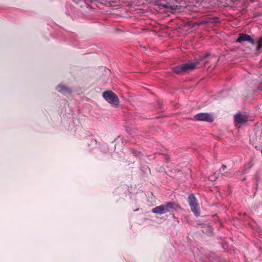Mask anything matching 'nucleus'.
Instances as JSON below:
<instances>
[{
	"instance_id": "obj_1",
	"label": "nucleus",
	"mask_w": 262,
	"mask_h": 262,
	"mask_svg": "<svg viewBox=\"0 0 262 262\" xmlns=\"http://www.w3.org/2000/svg\"><path fill=\"white\" fill-rule=\"evenodd\" d=\"M199 64V61L186 63L174 67L173 68V72L178 74H183L187 71L192 70L194 69Z\"/></svg>"
},
{
	"instance_id": "obj_2",
	"label": "nucleus",
	"mask_w": 262,
	"mask_h": 262,
	"mask_svg": "<svg viewBox=\"0 0 262 262\" xmlns=\"http://www.w3.org/2000/svg\"><path fill=\"white\" fill-rule=\"evenodd\" d=\"M174 206V203L169 202L166 204L162 205L153 208L152 212L158 214H165L169 212L171 209H173Z\"/></svg>"
},
{
	"instance_id": "obj_3",
	"label": "nucleus",
	"mask_w": 262,
	"mask_h": 262,
	"mask_svg": "<svg viewBox=\"0 0 262 262\" xmlns=\"http://www.w3.org/2000/svg\"><path fill=\"white\" fill-rule=\"evenodd\" d=\"M102 96L107 102L112 105H118L119 103L118 97L111 91L104 92Z\"/></svg>"
},
{
	"instance_id": "obj_4",
	"label": "nucleus",
	"mask_w": 262,
	"mask_h": 262,
	"mask_svg": "<svg viewBox=\"0 0 262 262\" xmlns=\"http://www.w3.org/2000/svg\"><path fill=\"white\" fill-rule=\"evenodd\" d=\"M188 202L191 207V211L196 216H199L200 211L198 206L196 199L193 194H191L189 195Z\"/></svg>"
},
{
	"instance_id": "obj_5",
	"label": "nucleus",
	"mask_w": 262,
	"mask_h": 262,
	"mask_svg": "<svg viewBox=\"0 0 262 262\" xmlns=\"http://www.w3.org/2000/svg\"><path fill=\"white\" fill-rule=\"evenodd\" d=\"M194 118L198 121L212 122L214 120V117L211 114L207 113H199L194 116Z\"/></svg>"
},
{
	"instance_id": "obj_6",
	"label": "nucleus",
	"mask_w": 262,
	"mask_h": 262,
	"mask_svg": "<svg viewBox=\"0 0 262 262\" xmlns=\"http://www.w3.org/2000/svg\"><path fill=\"white\" fill-rule=\"evenodd\" d=\"M248 120L247 116L245 114L237 113L234 116V121L235 125L237 124H243Z\"/></svg>"
},
{
	"instance_id": "obj_7",
	"label": "nucleus",
	"mask_w": 262,
	"mask_h": 262,
	"mask_svg": "<svg viewBox=\"0 0 262 262\" xmlns=\"http://www.w3.org/2000/svg\"><path fill=\"white\" fill-rule=\"evenodd\" d=\"M243 41H248L252 43H254V40L251 36L244 33L240 34L238 38L237 39V42H241Z\"/></svg>"
},
{
	"instance_id": "obj_8",
	"label": "nucleus",
	"mask_w": 262,
	"mask_h": 262,
	"mask_svg": "<svg viewBox=\"0 0 262 262\" xmlns=\"http://www.w3.org/2000/svg\"><path fill=\"white\" fill-rule=\"evenodd\" d=\"M57 90L58 92L63 93L70 92V90L69 88H68L67 87H66V86H64L63 85H61V84L59 85L57 87Z\"/></svg>"
},
{
	"instance_id": "obj_9",
	"label": "nucleus",
	"mask_w": 262,
	"mask_h": 262,
	"mask_svg": "<svg viewBox=\"0 0 262 262\" xmlns=\"http://www.w3.org/2000/svg\"><path fill=\"white\" fill-rule=\"evenodd\" d=\"M262 47V38H260L257 41V50L258 51Z\"/></svg>"
},
{
	"instance_id": "obj_10",
	"label": "nucleus",
	"mask_w": 262,
	"mask_h": 262,
	"mask_svg": "<svg viewBox=\"0 0 262 262\" xmlns=\"http://www.w3.org/2000/svg\"><path fill=\"white\" fill-rule=\"evenodd\" d=\"M222 168H223V170H224V169L226 168V166H225V165H223V166H222Z\"/></svg>"
},
{
	"instance_id": "obj_11",
	"label": "nucleus",
	"mask_w": 262,
	"mask_h": 262,
	"mask_svg": "<svg viewBox=\"0 0 262 262\" xmlns=\"http://www.w3.org/2000/svg\"><path fill=\"white\" fill-rule=\"evenodd\" d=\"M261 154H262V150H261Z\"/></svg>"
}]
</instances>
